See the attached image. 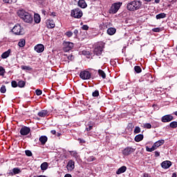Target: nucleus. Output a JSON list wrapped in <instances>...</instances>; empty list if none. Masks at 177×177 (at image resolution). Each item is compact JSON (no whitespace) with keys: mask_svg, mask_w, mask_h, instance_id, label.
Here are the masks:
<instances>
[{"mask_svg":"<svg viewBox=\"0 0 177 177\" xmlns=\"http://www.w3.org/2000/svg\"><path fill=\"white\" fill-rule=\"evenodd\" d=\"M19 17L22 19L25 23H32V15L26 12L24 10H20L17 12Z\"/></svg>","mask_w":177,"mask_h":177,"instance_id":"1","label":"nucleus"},{"mask_svg":"<svg viewBox=\"0 0 177 177\" xmlns=\"http://www.w3.org/2000/svg\"><path fill=\"white\" fill-rule=\"evenodd\" d=\"M141 7H142V1H136V0L130 1L127 5V9L130 12H134V10H139V9Z\"/></svg>","mask_w":177,"mask_h":177,"instance_id":"2","label":"nucleus"},{"mask_svg":"<svg viewBox=\"0 0 177 177\" xmlns=\"http://www.w3.org/2000/svg\"><path fill=\"white\" fill-rule=\"evenodd\" d=\"M83 13L81 9L79 8H75L71 10V16L75 19H81L82 17Z\"/></svg>","mask_w":177,"mask_h":177,"instance_id":"3","label":"nucleus"},{"mask_svg":"<svg viewBox=\"0 0 177 177\" xmlns=\"http://www.w3.org/2000/svg\"><path fill=\"white\" fill-rule=\"evenodd\" d=\"M122 3H114L109 10V12L112 13L113 15H115L120 10V8H121Z\"/></svg>","mask_w":177,"mask_h":177,"instance_id":"4","label":"nucleus"},{"mask_svg":"<svg viewBox=\"0 0 177 177\" xmlns=\"http://www.w3.org/2000/svg\"><path fill=\"white\" fill-rule=\"evenodd\" d=\"M103 48L102 44H95L93 50L94 55H96V56H100L103 52Z\"/></svg>","mask_w":177,"mask_h":177,"instance_id":"5","label":"nucleus"},{"mask_svg":"<svg viewBox=\"0 0 177 177\" xmlns=\"http://www.w3.org/2000/svg\"><path fill=\"white\" fill-rule=\"evenodd\" d=\"M80 77L82 80H91L92 73L88 71H83L80 72Z\"/></svg>","mask_w":177,"mask_h":177,"instance_id":"6","label":"nucleus"},{"mask_svg":"<svg viewBox=\"0 0 177 177\" xmlns=\"http://www.w3.org/2000/svg\"><path fill=\"white\" fill-rule=\"evenodd\" d=\"M23 29L21 28V26H20L19 24H17L12 29V32L15 35H23V32L21 31Z\"/></svg>","mask_w":177,"mask_h":177,"instance_id":"7","label":"nucleus"},{"mask_svg":"<svg viewBox=\"0 0 177 177\" xmlns=\"http://www.w3.org/2000/svg\"><path fill=\"white\" fill-rule=\"evenodd\" d=\"M63 46H64V50L65 52H69V50H71V49L74 48V43L64 41Z\"/></svg>","mask_w":177,"mask_h":177,"instance_id":"8","label":"nucleus"},{"mask_svg":"<svg viewBox=\"0 0 177 177\" xmlns=\"http://www.w3.org/2000/svg\"><path fill=\"white\" fill-rule=\"evenodd\" d=\"M30 132H31V129H30V127H28L24 126L21 128L19 133L22 136H27V135H28V133H30Z\"/></svg>","mask_w":177,"mask_h":177,"instance_id":"9","label":"nucleus"},{"mask_svg":"<svg viewBox=\"0 0 177 177\" xmlns=\"http://www.w3.org/2000/svg\"><path fill=\"white\" fill-rule=\"evenodd\" d=\"M135 150L136 149H133L131 147H127L122 151V153L123 156H131L132 153H134Z\"/></svg>","mask_w":177,"mask_h":177,"instance_id":"10","label":"nucleus"},{"mask_svg":"<svg viewBox=\"0 0 177 177\" xmlns=\"http://www.w3.org/2000/svg\"><path fill=\"white\" fill-rule=\"evenodd\" d=\"M162 122H171L174 121V116L171 114H167L161 118Z\"/></svg>","mask_w":177,"mask_h":177,"instance_id":"11","label":"nucleus"},{"mask_svg":"<svg viewBox=\"0 0 177 177\" xmlns=\"http://www.w3.org/2000/svg\"><path fill=\"white\" fill-rule=\"evenodd\" d=\"M66 168L68 171H73V169L75 168V162L73 160H69L67 163Z\"/></svg>","mask_w":177,"mask_h":177,"instance_id":"12","label":"nucleus"},{"mask_svg":"<svg viewBox=\"0 0 177 177\" xmlns=\"http://www.w3.org/2000/svg\"><path fill=\"white\" fill-rule=\"evenodd\" d=\"M35 50L37 53H42L45 50V46L44 44H37L35 46Z\"/></svg>","mask_w":177,"mask_h":177,"instance_id":"13","label":"nucleus"},{"mask_svg":"<svg viewBox=\"0 0 177 177\" xmlns=\"http://www.w3.org/2000/svg\"><path fill=\"white\" fill-rule=\"evenodd\" d=\"M171 165H172V162L169 160H165L161 163V167L164 169H168V168H169Z\"/></svg>","mask_w":177,"mask_h":177,"instance_id":"14","label":"nucleus"},{"mask_svg":"<svg viewBox=\"0 0 177 177\" xmlns=\"http://www.w3.org/2000/svg\"><path fill=\"white\" fill-rule=\"evenodd\" d=\"M50 113L48 110H41L39 112H38L37 115L39 117L45 118L48 117Z\"/></svg>","mask_w":177,"mask_h":177,"instance_id":"15","label":"nucleus"},{"mask_svg":"<svg viewBox=\"0 0 177 177\" xmlns=\"http://www.w3.org/2000/svg\"><path fill=\"white\" fill-rule=\"evenodd\" d=\"M46 24L48 28H55L56 24H55V21L53 19H47Z\"/></svg>","mask_w":177,"mask_h":177,"instance_id":"16","label":"nucleus"},{"mask_svg":"<svg viewBox=\"0 0 177 177\" xmlns=\"http://www.w3.org/2000/svg\"><path fill=\"white\" fill-rule=\"evenodd\" d=\"M39 140L41 145L44 146V145H46V142H48V137L46 136H41L39 137Z\"/></svg>","mask_w":177,"mask_h":177,"instance_id":"17","label":"nucleus"},{"mask_svg":"<svg viewBox=\"0 0 177 177\" xmlns=\"http://www.w3.org/2000/svg\"><path fill=\"white\" fill-rule=\"evenodd\" d=\"M21 172V170H20V168L15 167L12 169V171L9 173V175L10 176H13L15 175H17L18 174H20Z\"/></svg>","mask_w":177,"mask_h":177,"instance_id":"18","label":"nucleus"},{"mask_svg":"<svg viewBox=\"0 0 177 177\" xmlns=\"http://www.w3.org/2000/svg\"><path fill=\"white\" fill-rule=\"evenodd\" d=\"M110 27V23L109 22H102L100 25V29L101 30H107Z\"/></svg>","mask_w":177,"mask_h":177,"instance_id":"19","label":"nucleus"},{"mask_svg":"<svg viewBox=\"0 0 177 177\" xmlns=\"http://www.w3.org/2000/svg\"><path fill=\"white\" fill-rule=\"evenodd\" d=\"M127 171V167L126 166H122L120 168H119L117 171L116 174L117 175H121V174H124Z\"/></svg>","mask_w":177,"mask_h":177,"instance_id":"20","label":"nucleus"},{"mask_svg":"<svg viewBox=\"0 0 177 177\" xmlns=\"http://www.w3.org/2000/svg\"><path fill=\"white\" fill-rule=\"evenodd\" d=\"M117 31V29H115V28H109L107 29V34L109 35H114V34H115Z\"/></svg>","mask_w":177,"mask_h":177,"instance_id":"21","label":"nucleus"},{"mask_svg":"<svg viewBox=\"0 0 177 177\" xmlns=\"http://www.w3.org/2000/svg\"><path fill=\"white\" fill-rule=\"evenodd\" d=\"M78 6L82 8V9H85L86 8V2H85V0H80L78 1Z\"/></svg>","mask_w":177,"mask_h":177,"instance_id":"22","label":"nucleus"},{"mask_svg":"<svg viewBox=\"0 0 177 177\" xmlns=\"http://www.w3.org/2000/svg\"><path fill=\"white\" fill-rule=\"evenodd\" d=\"M34 21L37 24H39V23H41V16L39 15V14H35Z\"/></svg>","mask_w":177,"mask_h":177,"instance_id":"23","label":"nucleus"},{"mask_svg":"<svg viewBox=\"0 0 177 177\" xmlns=\"http://www.w3.org/2000/svg\"><path fill=\"white\" fill-rule=\"evenodd\" d=\"M10 49H8L7 51L4 52L1 55V58L2 59H8L9 57V55H10Z\"/></svg>","mask_w":177,"mask_h":177,"instance_id":"24","label":"nucleus"},{"mask_svg":"<svg viewBox=\"0 0 177 177\" xmlns=\"http://www.w3.org/2000/svg\"><path fill=\"white\" fill-rule=\"evenodd\" d=\"M18 46L19 48H24L26 46V39H21L18 43Z\"/></svg>","mask_w":177,"mask_h":177,"instance_id":"25","label":"nucleus"},{"mask_svg":"<svg viewBox=\"0 0 177 177\" xmlns=\"http://www.w3.org/2000/svg\"><path fill=\"white\" fill-rule=\"evenodd\" d=\"M143 138H144L143 134H138L134 138L135 142H142V140L143 139Z\"/></svg>","mask_w":177,"mask_h":177,"instance_id":"26","label":"nucleus"},{"mask_svg":"<svg viewBox=\"0 0 177 177\" xmlns=\"http://www.w3.org/2000/svg\"><path fill=\"white\" fill-rule=\"evenodd\" d=\"M69 153L72 157H74V158L77 159L78 157H80V155H78V152H77V151H70Z\"/></svg>","mask_w":177,"mask_h":177,"instance_id":"27","label":"nucleus"},{"mask_svg":"<svg viewBox=\"0 0 177 177\" xmlns=\"http://www.w3.org/2000/svg\"><path fill=\"white\" fill-rule=\"evenodd\" d=\"M157 20H159L160 19H165V17H167V14L162 12V13H160L158 15H157L156 16Z\"/></svg>","mask_w":177,"mask_h":177,"instance_id":"28","label":"nucleus"},{"mask_svg":"<svg viewBox=\"0 0 177 177\" xmlns=\"http://www.w3.org/2000/svg\"><path fill=\"white\" fill-rule=\"evenodd\" d=\"M21 70H24L25 71H32V68H31L30 66L22 65V66H21Z\"/></svg>","mask_w":177,"mask_h":177,"instance_id":"29","label":"nucleus"},{"mask_svg":"<svg viewBox=\"0 0 177 177\" xmlns=\"http://www.w3.org/2000/svg\"><path fill=\"white\" fill-rule=\"evenodd\" d=\"M164 143H165V140H159L158 141L155 142V145H156V147H160V146H162V145H164Z\"/></svg>","mask_w":177,"mask_h":177,"instance_id":"30","label":"nucleus"},{"mask_svg":"<svg viewBox=\"0 0 177 177\" xmlns=\"http://www.w3.org/2000/svg\"><path fill=\"white\" fill-rule=\"evenodd\" d=\"M98 74L100 77H102L103 80L106 79V73L103 71V70L99 69L98 70Z\"/></svg>","mask_w":177,"mask_h":177,"instance_id":"31","label":"nucleus"},{"mask_svg":"<svg viewBox=\"0 0 177 177\" xmlns=\"http://www.w3.org/2000/svg\"><path fill=\"white\" fill-rule=\"evenodd\" d=\"M40 167H41V171H46V169H48V162H43L41 165Z\"/></svg>","mask_w":177,"mask_h":177,"instance_id":"32","label":"nucleus"},{"mask_svg":"<svg viewBox=\"0 0 177 177\" xmlns=\"http://www.w3.org/2000/svg\"><path fill=\"white\" fill-rule=\"evenodd\" d=\"M169 127V128H172L173 129H176V128L177 127V122L176 121H173V122H170Z\"/></svg>","mask_w":177,"mask_h":177,"instance_id":"33","label":"nucleus"},{"mask_svg":"<svg viewBox=\"0 0 177 177\" xmlns=\"http://www.w3.org/2000/svg\"><path fill=\"white\" fill-rule=\"evenodd\" d=\"M18 86L19 88H24V86H26V82H24V80L19 81Z\"/></svg>","mask_w":177,"mask_h":177,"instance_id":"34","label":"nucleus"},{"mask_svg":"<svg viewBox=\"0 0 177 177\" xmlns=\"http://www.w3.org/2000/svg\"><path fill=\"white\" fill-rule=\"evenodd\" d=\"M134 71H136L137 74H139L142 73V68H140L139 66H134Z\"/></svg>","mask_w":177,"mask_h":177,"instance_id":"35","label":"nucleus"},{"mask_svg":"<svg viewBox=\"0 0 177 177\" xmlns=\"http://www.w3.org/2000/svg\"><path fill=\"white\" fill-rule=\"evenodd\" d=\"M5 73H6L5 68L0 66V75H1V77H3V75H5Z\"/></svg>","mask_w":177,"mask_h":177,"instance_id":"36","label":"nucleus"},{"mask_svg":"<svg viewBox=\"0 0 177 177\" xmlns=\"http://www.w3.org/2000/svg\"><path fill=\"white\" fill-rule=\"evenodd\" d=\"M0 92L1 93H6V86L3 84L0 88Z\"/></svg>","mask_w":177,"mask_h":177,"instance_id":"37","label":"nucleus"},{"mask_svg":"<svg viewBox=\"0 0 177 177\" xmlns=\"http://www.w3.org/2000/svg\"><path fill=\"white\" fill-rule=\"evenodd\" d=\"M134 125H133V123H129L128 125H127V129L128 131H132L134 128Z\"/></svg>","mask_w":177,"mask_h":177,"instance_id":"38","label":"nucleus"},{"mask_svg":"<svg viewBox=\"0 0 177 177\" xmlns=\"http://www.w3.org/2000/svg\"><path fill=\"white\" fill-rule=\"evenodd\" d=\"M11 86H12V88H17V86H18L17 82H16L15 80H12L11 82Z\"/></svg>","mask_w":177,"mask_h":177,"instance_id":"39","label":"nucleus"},{"mask_svg":"<svg viewBox=\"0 0 177 177\" xmlns=\"http://www.w3.org/2000/svg\"><path fill=\"white\" fill-rule=\"evenodd\" d=\"M144 128H146L147 129H151V124L145 123L144 124Z\"/></svg>","mask_w":177,"mask_h":177,"instance_id":"40","label":"nucleus"},{"mask_svg":"<svg viewBox=\"0 0 177 177\" xmlns=\"http://www.w3.org/2000/svg\"><path fill=\"white\" fill-rule=\"evenodd\" d=\"M92 96L93 97H97V96H99V91L98 90H95L94 92H93Z\"/></svg>","mask_w":177,"mask_h":177,"instance_id":"41","label":"nucleus"},{"mask_svg":"<svg viewBox=\"0 0 177 177\" xmlns=\"http://www.w3.org/2000/svg\"><path fill=\"white\" fill-rule=\"evenodd\" d=\"M25 154L28 157H31V156H32V152H31V151H30V150H26L25 151Z\"/></svg>","mask_w":177,"mask_h":177,"instance_id":"42","label":"nucleus"},{"mask_svg":"<svg viewBox=\"0 0 177 177\" xmlns=\"http://www.w3.org/2000/svg\"><path fill=\"white\" fill-rule=\"evenodd\" d=\"M134 133H140V127L136 126L134 129Z\"/></svg>","mask_w":177,"mask_h":177,"instance_id":"43","label":"nucleus"},{"mask_svg":"<svg viewBox=\"0 0 177 177\" xmlns=\"http://www.w3.org/2000/svg\"><path fill=\"white\" fill-rule=\"evenodd\" d=\"M73 32L71 31H67L66 33H65V35H66V37H68V38H71V36L73 35Z\"/></svg>","mask_w":177,"mask_h":177,"instance_id":"44","label":"nucleus"},{"mask_svg":"<svg viewBox=\"0 0 177 177\" xmlns=\"http://www.w3.org/2000/svg\"><path fill=\"white\" fill-rule=\"evenodd\" d=\"M35 93L37 95V96H41V95H42V91H41V89H37L35 91Z\"/></svg>","mask_w":177,"mask_h":177,"instance_id":"45","label":"nucleus"},{"mask_svg":"<svg viewBox=\"0 0 177 177\" xmlns=\"http://www.w3.org/2000/svg\"><path fill=\"white\" fill-rule=\"evenodd\" d=\"M157 149H158V147L156 145L155 143H153V145L151 147V151H154V150H157Z\"/></svg>","mask_w":177,"mask_h":177,"instance_id":"46","label":"nucleus"},{"mask_svg":"<svg viewBox=\"0 0 177 177\" xmlns=\"http://www.w3.org/2000/svg\"><path fill=\"white\" fill-rule=\"evenodd\" d=\"M152 31H153V32H160V31H161V28H154L152 29Z\"/></svg>","mask_w":177,"mask_h":177,"instance_id":"47","label":"nucleus"},{"mask_svg":"<svg viewBox=\"0 0 177 177\" xmlns=\"http://www.w3.org/2000/svg\"><path fill=\"white\" fill-rule=\"evenodd\" d=\"M95 160H96V158H95V156H90L88 158V161H95Z\"/></svg>","mask_w":177,"mask_h":177,"instance_id":"48","label":"nucleus"},{"mask_svg":"<svg viewBox=\"0 0 177 177\" xmlns=\"http://www.w3.org/2000/svg\"><path fill=\"white\" fill-rule=\"evenodd\" d=\"M68 59L71 60V62H73V60H74V55H73V54L68 55Z\"/></svg>","mask_w":177,"mask_h":177,"instance_id":"49","label":"nucleus"},{"mask_svg":"<svg viewBox=\"0 0 177 177\" xmlns=\"http://www.w3.org/2000/svg\"><path fill=\"white\" fill-rule=\"evenodd\" d=\"M93 128V126L89 125L88 127H86V131L87 132H89V131H92Z\"/></svg>","mask_w":177,"mask_h":177,"instance_id":"50","label":"nucleus"},{"mask_svg":"<svg viewBox=\"0 0 177 177\" xmlns=\"http://www.w3.org/2000/svg\"><path fill=\"white\" fill-rule=\"evenodd\" d=\"M73 34L75 35V38H78V30L75 29L73 32Z\"/></svg>","mask_w":177,"mask_h":177,"instance_id":"51","label":"nucleus"},{"mask_svg":"<svg viewBox=\"0 0 177 177\" xmlns=\"http://www.w3.org/2000/svg\"><path fill=\"white\" fill-rule=\"evenodd\" d=\"M82 29L87 31V30H89V26H88V25H84L83 26H82Z\"/></svg>","mask_w":177,"mask_h":177,"instance_id":"52","label":"nucleus"},{"mask_svg":"<svg viewBox=\"0 0 177 177\" xmlns=\"http://www.w3.org/2000/svg\"><path fill=\"white\" fill-rule=\"evenodd\" d=\"M78 141L80 142V143H86L85 140L82 139V138H79Z\"/></svg>","mask_w":177,"mask_h":177,"instance_id":"53","label":"nucleus"},{"mask_svg":"<svg viewBox=\"0 0 177 177\" xmlns=\"http://www.w3.org/2000/svg\"><path fill=\"white\" fill-rule=\"evenodd\" d=\"M154 153H155V157H160V152L156 151Z\"/></svg>","mask_w":177,"mask_h":177,"instance_id":"54","label":"nucleus"},{"mask_svg":"<svg viewBox=\"0 0 177 177\" xmlns=\"http://www.w3.org/2000/svg\"><path fill=\"white\" fill-rule=\"evenodd\" d=\"M3 2H4V3H11V0H3Z\"/></svg>","mask_w":177,"mask_h":177,"instance_id":"55","label":"nucleus"},{"mask_svg":"<svg viewBox=\"0 0 177 177\" xmlns=\"http://www.w3.org/2000/svg\"><path fill=\"white\" fill-rule=\"evenodd\" d=\"M146 150H147V151H149L150 153H151V151H151V148H149V147H146Z\"/></svg>","mask_w":177,"mask_h":177,"instance_id":"56","label":"nucleus"},{"mask_svg":"<svg viewBox=\"0 0 177 177\" xmlns=\"http://www.w3.org/2000/svg\"><path fill=\"white\" fill-rule=\"evenodd\" d=\"M50 133H52V135H56V130H51Z\"/></svg>","mask_w":177,"mask_h":177,"instance_id":"57","label":"nucleus"},{"mask_svg":"<svg viewBox=\"0 0 177 177\" xmlns=\"http://www.w3.org/2000/svg\"><path fill=\"white\" fill-rule=\"evenodd\" d=\"M50 16H53V17H56V12H51Z\"/></svg>","mask_w":177,"mask_h":177,"instance_id":"58","label":"nucleus"},{"mask_svg":"<svg viewBox=\"0 0 177 177\" xmlns=\"http://www.w3.org/2000/svg\"><path fill=\"white\" fill-rule=\"evenodd\" d=\"M64 177H73V176H71V174H66Z\"/></svg>","mask_w":177,"mask_h":177,"instance_id":"59","label":"nucleus"},{"mask_svg":"<svg viewBox=\"0 0 177 177\" xmlns=\"http://www.w3.org/2000/svg\"><path fill=\"white\" fill-rule=\"evenodd\" d=\"M39 3L42 4L44 3V0H37Z\"/></svg>","mask_w":177,"mask_h":177,"instance_id":"60","label":"nucleus"},{"mask_svg":"<svg viewBox=\"0 0 177 177\" xmlns=\"http://www.w3.org/2000/svg\"><path fill=\"white\" fill-rule=\"evenodd\" d=\"M41 12L44 16L46 15V11L45 10H42Z\"/></svg>","mask_w":177,"mask_h":177,"instance_id":"61","label":"nucleus"},{"mask_svg":"<svg viewBox=\"0 0 177 177\" xmlns=\"http://www.w3.org/2000/svg\"><path fill=\"white\" fill-rule=\"evenodd\" d=\"M17 2V0H11V3H16Z\"/></svg>","mask_w":177,"mask_h":177,"instance_id":"62","label":"nucleus"},{"mask_svg":"<svg viewBox=\"0 0 177 177\" xmlns=\"http://www.w3.org/2000/svg\"><path fill=\"white\" fill-rule=\"evenodd\" d=\"M172 177H176V173H173L172 174Z\"/></svg>","mask_w":177,"mask_h":177,"instance_id":"63","label":"nucleus"},{"mask_svg":"<svg viewBox=\"0 0 177 177\" xmlns=\"http://www.w3.org/2000/svg\"><path fill=\"white\" fill-rule=\"evenodd\" d=\"M174 115H176V116H177V111H175V112H174Z\"/></svg>","mask_w":177,"mask_h":177,"instance_id":"64","label":"nucleus"}]
</instances>
